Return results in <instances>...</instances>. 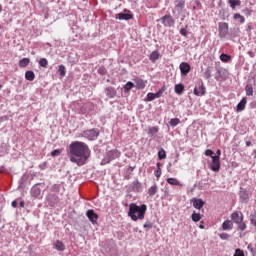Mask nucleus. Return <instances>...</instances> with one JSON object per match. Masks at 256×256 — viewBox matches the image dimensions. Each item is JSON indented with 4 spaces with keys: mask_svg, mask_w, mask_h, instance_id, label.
Wrapping results in <instances>:
<instances>
[{
    "mask_svg": "<svg viewBox=\"0 0 256 256\" xmlns=\"http://www.w3.org/2000/svg\"><path fill=\"white\" fill-rule=\"evenodd\" d=\"M144 229H153V223L151 222H146L144 225H143Z\"/></svg>",
    "mask_w": 256,
    "mask_h": 256,
    "instance_id": "47",
    "label": "nucleus"
},
{
    "mask_svg": "<svg viewBox=\"0 0 256 256\" xmlns=\"http://www.w3.org/2000/svg\"><path fill=\"white\" fill-rule=\"evenodd\" d=\"M238 228L240 229V231H245V229H247V224H245V222H239L238 224Z\"/></svg>",
    "mask_w": 256,
    "mask_h": 256,
    "instance_id": "40",
    "label": "nucleus"
},
{
    "mask_svg": "<svg viewBox=\"0 0 256 256\" xmlns=\"http://www.w3.org/2000/svg\"><path fill=\"white\" fill-rule=\"evenodd\" d=\"M204 75L206 79H211V69L207 68Z\"/></svg>",
    "mask_w": 256,
    "mask_h": 256,
    "instance_id": "46",
    "label": "nucleus"
},
{
    "mask_svg": "<svg viewBox=\"0 0 256 256\" xmlns=\"http://www.w3.org/2000/svg\"><path fill=\"white\" fill-rule=\"evenodd\" d=\"M115 19H119L120 21H129V19H133V15L125 14V13H118L115 15Z\"/></svg>",
    "mask_w": 256,
    "mask_h": 256,
    "instance_id": "13",
    "label": "nucleus"
},
{
    "mask_svg": "<svg viewBox=\"0 0 256 256\" xmlns=\"http://www.w3.org/2000/svg\"><path fill=\"white\" fill-rule=\"evenodd\" d=\"M233 256H245V252L242 249H236Z\"/></svg>",
    "mask_w": 256,
    "mask_h": 256,
    "instance_id": "42",
    "label": "nucleus"
},
{
    "mask_svg": "<svg viewBox=\"0 0 256 256\" xmlns=\"http://www.w3.org/2000/svg\"><path fill=\"white\" fill-rule=\"evenodd\" d=\"M220 61H222L223 63H229V61H231V56L227 54H221Z\"/></svg>",
    "mask_w": 256,
    "mask_h": 256,
    "instance_id": "31",
    "label": "nucleus"
},
{
    "mask_svg": "<svg viewBox=\"0 0 256 256\" xmlns=\"http://www.w3.org/2000/svg\"><path fill=\"white\" fill-rule=\"evenodd\" d=\"M191 203H193V207L195 209H199V210H201L202 207L205 205V202L203 201V199H197V198H193L191 200Z\"/></svg>",
    "mask_w": 256,
    "mask_h": 256,
    "instance_id": "11",
    "label": "nucleus"
},
{
    "mask_svg": "<svg viewBox=\"0 0 256 256\" xmlns=\"http://www.w3.org/2000/svg\"><path fill=\"white\" fill-rule=\"evenodd\" d=\"M169 123L171 127H177L181 123V120L179 118H172Z\"/></svg>",
    "mask_w": 256,
    "mask_h": 256,
    "instance_id": "33",
    "label": "nucleus"
},
{
    "mask_svg": "<svg viewBox=\"0 0 256 256\" xmlns=\"http://www.w3.org/2000/svg\"><path fill=\"white\" fill-rule=\"evenodd\" d=\"M55 249L57 251H65V244H63V242L57 240L55 243Z\"/></svg>",
    "mask_w": 256,
    "mask_h": 256,
    "instance_id": "28",
    "label": "nucleus"
},
{
    "mask_svg": "<svg viewBox=\"0 0 256 256\" xmlns=\"http://www.w3.org/2000/svg\"><path fill=\"white\" fill-rule=\"evenodd\" d=\"M52 191H54L55 193L59 192V185H57V184L53 185Z\"/></svg>",
    "mask_w": 256,
    "mask_h": 256,
    "instance_id": "51",
    "label": "nucleus"
},
{
    "mask_svg": "<svg viewBox=\"0 0 256 256\" xmlns=\"http://www.w3.org/2000/svg\"><path fill=\"white\" fill-rule=\"evenodd\" d=\"M180 35H182L183 37H187V28H182L180 30Z\"/></svg>",
    "mask_w": 256,
    "mask_h": 256,
    "instance_id": "50",
    "label": "nucleus"
},
{
    "mask_svg": "<svg viewBox=\"0 0 256 256\" xmlns=\"http://www.w3.org/2000/svg\"><path fill=\"white\" fill-rule=\"evenodd\" d=\"M155 99V93H148L145 101H154Z\"/></svg>",
    "mask_w": 256,
    "mask_h": 256,
    "instance_id": "41",
    "label": "nucleus"
},
{
    "mask_svg": "<svg viewBox=\"0 0 256 256\" xmlns=\"http://www.w3.org/2000/svg\"><path fill=\"white\" fill-rule=\"evenodd\" d=\"M134 82L138 89H145V87H147V82L141 78H136Z\"/></svg>",
    "mask_w": 256,
    "mask_h": 256,
    "instance_id": "14",
    "label": "nucleus"
},
{
    "mask_svg": "<svg viewBox=\"0 0 256 256\" xmlns=\"http://www.w3.org/2000/svg\"><path fill=\"white\" fill-rule=\"evenodd\" d=\"M248 249H250V251H253V248H251V245L248 246Z\"/></svg>",
    "mask_w": 256,
    "mask_h": 256,
    "instance_id": "60",
    "label": "nucleus"
},
{
    "mask_svg": "<svg viewBox=\"0 0 256 256\" xmlns=\"http://www.w3.org/2000/svg\"><path fill=\"white\" fill-rule=\"evenodd\" d=\"M180 71L182 75H187L191 71V66L187 62H182L180 64Z\"/></svg>",
    "mask_w": 256,
    "mask_h": 256,
    "instance_id": "12",
    "label": "nucleus"
},
{
    "mask_svg": "<svg viewBox=\"0 0 256 256\" xmlns=\"http://www.w3.org/2000/svg\"><path fill=\"white\" fill-rule=\"evenodd\" d=\"M3 12V5L0 4V13Z\"/></svg>",
    "mask_w": 256,
    "mask_h": 256,
    "instance_id": "58",
    "label": "nucleus"
},
{
    "mask_svg": "<svg viewBox=\"0 0 256 256\" xmlns=\"http://www.w3.org/2000/svg\"><path fill=\"white\" fill-rule=\"evenodd\" d=\"M233 19H238L242 25L245 23V17L239 13L234 14Z\"/></svg>",
    "mask_w": 256,
    "mask_h": 256,
    "instance_id": "34",
    "label": "nucleus"
},
{
    "mask_svg": "<svg viewBox=\"0 0 256 256\" xmlns=\"http://www.w3.org/2000/svg\"><path fill=\"white\" fill-rule=\"evenodd\" d=\"M39 65H40V67L47 68V66L49 65V61H47L46 58H41L39 60Z\"/></svg>",
    "mask_w": 256,
    "mask_h": 256,
    "instance_id": "35",
    "label": "nucleus"
},
{
    "mask_svg": "<svg viewBox=\"0 0 256 256\" xmlns=\"http://www.w3.org/2000/svg\"><path fill=\"white\" fill-rule=\"evenodd\" d=\"M176 8L177 9H184L185 8V1L184 0L178 1L177 4H176Z\"/></svg>",
    "mask_w": 256,
    "mask_h": 256,
    "instance_id": "39",
    "label": "nucleus"
},
{
    "mask_svg": "<svg viewBox=\"0 0 256 256\" xmlns=\"http://www.w3.org/2000/svg\"><path fill=\"white\" fill-rule=\"evenodd\" d=\"M245 91L248 97H253V86L251 84L246 85Z\"/></svg>",
    "mask_w": 256,
    "mask_h": 256,
    "instance_id": "29",
    "label": "nucleus"
},
{
    "mask_svg": "<svg viewBox=\"0 0 256 256\" xmlns=\"http://www.w3.org/2000/svg\"><path fill=\"white\" fill-rule=\"evenodd\" d=\"M20 207H25V202L24 201H21L20 204H19Z\"/></svg>",
    "mask_w": 256,
    "mask_h": 256,
    "instance_id": "56",
    "label": "nucleus"
},
{
    "mask_svg": "<svg viewBox=\"0 0 256 256\" xmlns=\"http://www.w3.org/2000/svg\"><path fill=\"white\" fill-rule=\"evenodd\" d=\"M158 158L160 160L167 159V153L165 152V149H160L158 152Z\"/></svg>",
    "mask_w": 256,
    "mask_h": 256,
    "instance_id": "32",
    "label": "nucleus"
},
{
    "mask_svg": "<svg viewBox=\"0 0 256 256\" xmlns=\"http://www.w3.org/2000/svg\"><path fill=\"white\" fill-rule=\"evenodd\" d=\"M191 219H192V221H194V223H197V222L201 221V214L194 211L191 216Z\"/></svg>",
    "mask_w": 256,
    "mask_h": 256,
    "instance_id": "30",
    "label": "nucleus"
},
{
    "mask_svg": "<svg viewBox=\"0 0 256 256\" xmlns=\"http://www.w3.org/2000/svg\"><path fill=\"white\" fill-rule=\"evenodd\" d=\"M148 135H157V133H159V127L157 126H153L148 128L147 130Z\"/></svg>",
    "mask_w": 256,
    "mask_h": 256,
    "instance_id": "27",
    "label": "nucleus"
},
{
    "mask_svg": "<svg viewBox=\"0 0 256 256\" xmlns=\"http://www.w3.org/2000/svg\"><path fill=\"white\" fill-rule=\"evenodd\" d=\"M29 63H31V59L23 58L19 61V67L25 68L27 65H29Z\"/></svg>",
    "mask_w": 256,
    "mask_h": 256,
    "instance_id": "26",
    "label": "nucleus"
},
{
    "mask_svg": "<svg viewBox=\"0 0 256 256\" xmlns=\"http://www.w3.org/2000/svg\"><path fill=\"white\" fill-rule=\"evenodd\" d=\"M159 57H161V54H159V51H153L150 54L149 59L152 63H155L157 59H159Z\"/></svg>",
    "mask_w": 256,
    "mask_h": 256,
    "instance_id": "21",
    "label": "nucleus"
},
{
    "mask_svg": "<svg viewBox=\"0 0 256 256\" xmlns=\"http://www.w3.org/2000/svg\"><path fill=\"white\" fill-rule=\"evenodd\" d=\"M220 37H226L229 33V24L227 22H220L218 24Z\"/></svg>",
    "mask_w": 256,
    "mask_h": 256,
    "instance_id": "6",
    "label": "nucleus"
},
{
    "mask_svg": "<svg viewBox=\"0 0 256 256\" xmlns=\"http://www.w3.org/2000/svg\"><path fill=\"white\" fill-rule=\"evenodd\" d=\"M108 163L113 161L114 159H117V157H119V152H117V150H111L108 152Z\"/></svg>",
    "mask_w": 256,
    "mask_h": 256,
    "instance_id": "20",
    "label": "nucleus"
},
{
    "mask_svg": "<svg viewBox=\"0 0 256 256\" xmlns=\"http://www.w3.org/2000/svg\"><path fill=\"white\" fill-rule=\"evenodd\" d=\"M86 217H88L93 225L97 224V220L99 219V215H97L94 210H88L86 212Z\"/></svg>",
    "mask_w": 256,
    "mask_h": 256,
    "instance_id": "7",
    "label": "nucleus"
},
{
    "mask_svg": "<svg viewBox=\"0 0 256 256\" xmlns=\"http://www.w3.org/2000/svg\"><path fill=\"white\" fill-rule=\"evenodd\" d=\"M246 147H251V141L246 142Z\"/></svg>",
    "mask_w": 256,
    "mask_h": 256,
    "instance_id": "57",
    "label": "nucleus"
},
{
    "mask_svg": "<svg viewBox=\"0 0 256 256\" xmlns=\"http://www.w3.org/2000/svg\"><path fill=\"white\" fill-rule=\"evenodd\" d=\"M105 93H106L107 97H109L110 99H113V97H115V95H117V91L112 86L107 87L105 90Z\"/></svg>",
    "mask_w": 256,
    "mask_h": 256,
    "instance_id": "15",
    "label": "nucleus"
},
{
    "mask_svg": "<svg viewBox=\"0 0 256 256\" xmlns=\"http://www.w3.org/2000/svg\"><path fill=\"white\" fill-rule=\"evenodd\" d=\"M244 13H247L248 15H251V10H249V8H246V9L244 10Z\"/></svg>",
    "mask_w": 256,
    "mask_h": 256,
    "instance_id": "53",
    "label": "nucleus"
},
{
    "mask_svg": "<svg viewBox=\"0 0 256 256\" xmlns=\"http://www.w3.org/2000/svg\"><path fill=\"white\" fill-rule=\"evenodd\" d=\"M223 231H231L233 229V222L231 220H225L222 224Z\"/></svg>",
    "mask_w": 256,
    "mask_h": 256,
    "instance_id": "16",
    "label": "nucleus"
},
{
    "mask_svg": "<svg viewBox=\"0 0 256 256\" xmlns=\"http://www.w3.org/2000/svg\"><path fill=\"white\" fill-rule=\"evenodd\" d=\"M220 239H223L224 241L229 239V234L227 233H221L219 234Z\"/></svg>",
    "mask_w": 256,
    "mask_h": 256,
    "instance_id": "48",
    "label": "nucleus"
},
{
    "mask_svg": "<svg viewBox=\"0 0 256 256\" xmlns=\"http://www.w3.org/2000/svg\"><path fill=\"white\" fill-rule=\"evenodd\" d=\"M228 3L231 9H235V7L241 6V0H229Z\"/></svg>",
    "mask_w": 256,
    "mask_h": 256,
    "instance_id": "25",
    "label": "nucleus"
},
{
    "mask_svg": "<svg viewBox=\"0 0 256 256\" xmlns=\"http://www.w3.org/2000/svg\"><path fill=\"white\" fill-rule=\"evenodd\" d=\"M166 181H167V183H168L169 185H175V186H177V187H183V184H181V183L177 180V178H168Z\"/></svg>",
    "mask_w": 256,
    "mask_h": 256,
    "instance_id": "22",
    "label": "nucleus"
},
{
    "mask_svg": "<svg viewBox=\"0 0 256 256\" xmlns=\"http://www.w3.org/2000/svg\"><path fill=\"white\" fill-rule=\"evenodd\" d=\"M174 91L176 95H183L185 91V86L183 84H176L174 87Z\"/></svg>",
    "mask_w": 256,
    "mask_h": 256,
    "instance_id": "17",
    "label": "nucleus"
},
{
    "mask_svg": "<svg viewBox=\"0 0 256 256\" xmlns=\"http://www.w3.org/2000/svg\"><path fill=\"white\" fill-rule=\"evenodd\" d=\"M163 91H165L164 88H162L161 90H159L157 93H154V99H159V97H161Z\"/></svg>",
    "mask_w": 256,
    "mask_h": 256,
    "instance_id": "45",
    "label": "nucleus"
},
{
    "mask_svg": "<svg viewBox=\"0 0 256 256\" xmlns=\"http://www.w3.org/2000/svg\"><path fill=\"white\" fill-rule=\"evenodd\" d=\"M204 155H206V157H213V155H215V152H213V150L211 149H207L205 150Z\"/></svg>",
    "mask_w": 256,
    "mask_h": 256,
    "instance_id": "43",
    "label": "nucleus"
},
{
    "mask_svg": "<svg viewBox=\"0 0 256 256\" xmlns=\"http://www.w3.org/2000/svg\"><path fill=\"white\" fill-rule=\"evenodd\" d=\"M160 21L164 27H174L175 26V19H173V16L171 14H167L160 18Z\"/></svg>",
    "mask_w": 256,
    "mask_h": 256,
    "instance_id": "5",
    "label": "nucleus"
},
{
    "mask_svg": "<svg viewBox=\"0 0 256 256\" xmlns=\"http://www.w3.org/2000/svg\"><path fill=\"white\" fill-rule=\"evenodd\" d=\"M3 87V85L0 84V89Z\"/></svg>",
    "mask_w": 256,
    "mask_h": 256,
    "instance_id": "61",
    "label": "nucleus"
},
{
    "mask_svg": "<svg viewBox=\"0 0 256 256\" xmlns=\"http://www.w3.org/2000/svg\"><path fill=\"white\" fill-rule=\"evenodd\" d=\"M245 105H247V98L243 97L237 105V111H245Z\"/></svg>",
    "mask_w": 256,
    "mask_h": 256,
    "instance_id": "18",
    "label": "nucleus"
},
{
    "mask_svg": "<svg viewBox=\"0 0 256 256\" xmlns=\"http://www.w3.org/2000/svg\"><path fill=\"white\" fill-rule=\"evenodd\" d=\"M69 148L71 163H76L79 167L87 163V159H89V146L85 142H72Z\"/></svg>",
    "mask_w": 256,
    "mask_h": 256,
    "instance_id": "1",
    "label": "nucleus"
},
{
    "mask_svg": "<svg viewBox=\"0 0 256 256\" xmlns=\"http://www.w3.org/2000/svg\"><path fill=\"white\" fill-rule=\"evenodd\" d=\"M12 207H14V208L17 207V200L12 201Z\"/></svg>",
    "mask_w": 256,
    "mask_h": 256,
    "instance_id": "54",
    "label": "nucleus"
},
{
    "mask_svg": "<svg viewBox=\"0 0 256 256\" xmlns=\"http://www.w3.org/2000/svg\"><path fill=\"white\" fill-rule=\"evenodd\" d=\"M58 71L60 73V77H65L67 70L64 65H60Z\"/></svg>",
    "mask_w": 256,
    "mask_h": 256,
    "instance_id": "36",
    "label": "nucleus"
},
{
    "mask_svg": "<svg viewBox=\"0 0 256 256\" xmlns=\"http://www.w3.org/2000/svg\"><path fill=\"white\" fill-rule=\"evenodd\" d=\"M135 87V84L133 82H127L124 86L125 91H131Z\"/></svg>",
    "mask_w": 256,
    "mask_h": 256,
    "instance_id": "37",
    "label": "nucleus"
},
{
    "mask_svg": "<svg viewBox=\"0 0 256 256\" xmlns=\"http://www.w3.org/2000/svg\"><path fill=\"white\" fill-rule=\"evenodd\" d=\"M133 187H134V189H141V184H140V182L139 181H134L133 182Z\"/></svg>",
    "mask_w": 256,
    "mask_h": 256,
    "instance_id": "49",
    "label": "nucleus"
},
{
    "mask_svg": "<svg viewBox=\"0 0 256 256\" xmlns=\"http://www.w3.org/2000/svg\"><path fill=\"white\" fill-rule=\"evenodd\" d=\"M82 137L89 139V141H95L99 137V131L95 129L86 130L82 133Z\"/></svg>",
    "mask_w": 256,
    "mask_h": 256,
    "instance_id": "4",
    "label": "nucleus"
},
{
    "mask_svg": "<svg viewBox=\"0 0 256 256\" xmlns=\"http://www.w3.org/2000/svg\"><path fill=\"white\" fill-rule=\"evenodd\" d=\"M59 155H61V150H59V149H56L51 152L52 157H59Z\"/></svg>",
    "mask_w": 256,
    "mask_h": 256,
    "instance_id": "44",
    "label": "nucleus"
},
{
    "mask_svg": "<svg viewBox=\"0 0 256 256\" xmlns=\"http://www.w3.org/2000/svg\"><path fill=\"white\" fill-rule=\"evenodd\" d=\"M157 170H155L154 174L155 177H157V179H159V177H161V163H157Z\"/></svg>",
    "mask_w": 256,
    "mask_h": 256,
    "instance_id": "38",
    "label": "nucleus"
},
{
    "mask_svg": "<svg viewBox=\"0 0 256 256\" xmlns=\"http://www.w3.org/2000/svg\"><path fill=\"white\" fill-rule=\"evenodd\" d=\"M216 154H217L216 157H221V150L218 149V150L216 151Z\"/></svg>",
    "mask_w": 256,
    "mask_h": 256,
    "instance_id": "55",
    "label": "nucleus"
},
{
    "mask_svg": "<svg viewBox=\"0 0 256 256\" xmlns=\"http://www.w3.org/2000/svg\"><path fill=\"white\" fill-rule=\"evenodd\" d=\"M157 191H158L157 184H154L153 186H151V187L148 189V195H149L150 197H153V196L157 195Z\"/></svg>",
    "mask_w": 256,
    "mask_h": 256,
    "instance_id": "23",
    "label": "nucleus"
},
{
    "mask_svg": "<svg viewBox=\"0 0 256 256\" xmlns=\"http://www.w3.org/2000/svg\"><path fill=\"white\" fill-rule=\"evenodd\" d=\"M26 81H35V72L28 70L25 72Z\"/></svg>",
    "mask_w": 256,
    "mask_h": 256,
    "instance_id": "19",
    "label": "nucleus"
},
{
    "mask_svg": "<svg viewBox=\"0 0 256 256\" xmlns=\"http://www.w3.org/2000/svg\"><path fill=\"white\" fill-rule=\"evenodd\" d=\"M145 213H147V205L142 204L138 206L135 203L129 205L128 216L132 221H143V219H145Z\"/></svg>",
    "mask_w": 256,
    "mask_h": 256,
    "instance_id": "2",
    "label": "nucleus"
},
{
    "mask_svg": "<svg viewBox=\"0 0 256 256\" xmlns=\"http://www.w3.org/2000/svg\"><path fill=\"white\" fill-rule=\"evenodd\" d=\"M31 195H32V197H35L37 199V197H39L41 195V188L33 187L31 189Z\"/></svg>",
    "mask_w": 256,
    "mask_h": 256,
    "instance_id": "24",
    "label": "nucleus"
},
{
    "mask_svg": "<svg viewBox=\"0 0 256 256\" xmlns=\"http://www.w3.org/2000/svg\"><path fill=\"white\" fill-rule=\"evenodd\" d=\"M205 93H206V88H205V85H203V83H201V85H199L198 87L194 88V95H196L197 97H203Z\"/></svg>",
    "mask_w": 256,
    "mask_h": 256,
    "instance_id": "9",
    "label": "nucleus"
},
{
    "mask_svg": "<svg viewBox=\"0 0 256 256\" xmlns=\"http://www.w3.org/2000/svg\"><path fill=\"white\" fill-rule=\"evenodd\" d=\"M47 201H48L50 207H55V205H57L59 203V196H57L55 194H49L47 196Z\"/></svg>",
    "mask_w": 256,
    "mask_h": 256,
    "instance_id": "8",
    "label": "nucleus"
},
{
    "mask_svg": "<svg viewBox=\"0 0 256 256\" xmlns=\"http://www.w3.org/2000/svg\"><path fill=\"white\" fill-rule=\"evenodd\" d=\"M211 171H214V173H219V170L221 169V160L219 156H212V162L209 165Z\"/></svg>",
    "mask_w": 256,
    "mask_h": 256,
    "instance_id": "3",
    "label": "nucleus"
},
{
    "mask_svg": "<svg viewBox=\"0 0 256 256\" xmlns=\"http://www.w3.org/2000/svg\"><path fill=\"white\" fill-rule=\"evenodd\" d=\"M199 228H200V229H205V226L200 225Z\"/></svg>",
    "mask_w": 256,
    "mask_h": 256,
    "instance_id": "59",
    "label": "nucleus"
},
{
    "mask_svg": "<svg viewBox=\"0 0 256 256\" xmlns=\"http://www.w3.org/2000/svg\"><path fill=\"white\" fill-rule=\"evenodd\" d=\"M231 219L236 224L241 223L243 221V213L236 211L231 214Z\"/></svg>",
    "mask_w": 256,
    "mask_h": 256,
    "instance_id": "10",
    "label": "nucleus"
},
{
    "mask_svg": "<svg viewBox=\"0 0 256 256\" xmlns=\"http://www.w3.org/2000/svg\"><path fill=\"white\" fill-rule=\"evenodd\" d=\"M248 55H249V57H255V53L253 52V51H248Z\"/></svg>",
    "mask_w": 256,
    "mask_h": 256,
    "instance_id": "52",
    "label": "nucleus"
}]
</instances>
